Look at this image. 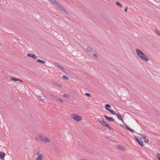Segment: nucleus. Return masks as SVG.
Masks as SVG:
<instances>
[{
    "instance_id": "6",
    "label": "nucleus",
    "mask_w": 160,
    "mask_h": 160,
    "mask_svg": "<svg viewBox=\"0 0 160 160\" xmlns=\"http://www.w3.org/2000/svg\"><path fill=\"white\" fill-rule=\"evenodd\" d=\"M99 123L101 124L104 127L108 126V124H107L103 120V119L102 118H100L98 119Z\"/></svg>"
},
{
    "instance_id": "33",
    "label": "nucleus",
    "mask_w": 160,
    "mask_h": 160,
    "mask_svg": "<svg viewBox=\"0 0 160 160\" xmlns=\"http://www.w3.org/2000/svg\"><path fill=\"white\" fill-rule=\"evenodd\" d=\"M127 9H128L127 8V7H126V9H125V10H124L125 12H126L127 11Z\"/></svg>"
},
{
    "instance_id": "8",
    "label": "nucleus",
    "mask_w": 160,
    "mask_h": 160,
    "mask_svg": "<svg viewBox=\"0 0 160 160\" xmlns=\"http://www.w3.org/2000/svg\"><path fill=\"white\" fill-rule=\"evenodd\" d=\"M104 117L108 121H112V122H114V119L112 118L109 117L107 116L106 115H104Z\"/></svg>"
},
{
    "instance_id": "25",
    "label": "nucleus",
    "mask_w": 160,
    "mask_h": 160,
    "mask_svg": "<svg viewBox=\"0 0 160 160\" xmlns=\"http://www.w3.org/2000/svg\"><path fill=\"white\" fill-rule=\"evenodd\" d=\"M141 138L142 139H145L146 138V136L144 134H142L141 135Z\"/></svg>"
},
{
    "instance_id": "34",
    "label": "nucleus",
    "mask_w": 160,
    "mask_h": 160,
    "mask_svg": "<svg viewBox=\"0 0 160 160\" xmlns=\"http://www.w3.org/2000/svg\"><path fill=\"white\" fill-rule=\"evenodd\" d=\"M121 127H122V125H121Z\"/></svg>"
},
{
    "instance_id": "2",
    "label": "nucleus",
    "mask_w": 160,
    "mask_h": 160,
    "mask_svg": "<svg viewBox=\"0 0 160 160\" xmlns=\"http://www.w3.org/2000/svg\"><path fill=\"white\" fill-rule=\"evenodd\" d=\"M136 50L137 55L139 58L144 62H148L149 58L146 55L143 53L140 50L137 49Z\"/></svg>"
},
{
    "instance_id": "30",
    "label": "nucleus",
    "mask_w": 160,
    "mask_h": 160,
    "mask_svg": "<svg viewBox=\"0 0 160 160\" xmlns=\"http://www.w3.org/2000/svg\"><path fill=\"white\" fill-rule=\"evenodd\" d=\"M149 141V140L148 139H145L144 140V142H148Z\"/></svg>"
},
{
    "instance_id": "24",
    "label": "nucleus",
    "mask_w": 160,
    "mask_h": 160,
    "mask_svg": "<svg viewBox=\"0 0 160 160\" xmlns=\"http://www.w3.org/2000/svg\"><path fill=\"white\" fill-rule=\"evenodd\" d=\"M86 50L88 52H90L92 51V49L89 47H88L87 48Z\"/></svg>"
},
{
    "instance_id": "13",
    "label": "nucleus",
    "mask_w": 160,
    "mask_h": 160,
    "mask_svg": "<svg viewBox=\"0 0 160 160\" xmlns=\"http://www.w3.org/2000/svg\"><path fill=\"white\" fill-rule=\"evenodd\" d=\"M116 115L117 116L118 118H119L120 120L122 121V122H123V120L121 115L118 113H117Z\"/></svg>"
},
{
    "instance_id": "5",
    "label": "nucleus",
    "mask_w": 160,
    "mask_h": 160,
    "mask_svg": "<svg viewBox=\"0 0 160 160\" xmlns=\"http://www.w3.org/2000/svg\"><path fill=\"white\" fill-rule=\"evenodd\" d=\"M71 117L73 120L77 122H80L82 120V117L78 114H73L71 115Z\"/></svg>"
},
{
    "instance_id": "22",
    "label": "nucleus",
    "mask_w": 160,
    "mask_h": 160,
    "mask_svg": "<svg viewBox=\"0 0 160 160\" xmlns=\"http://www.w3.org/2000/svg\"><path fill=\"white\" fill-rule=\"evenodd\" d=\"M156 156H157V158L159 160H160V154L159 153H157L156 154Z\"/></svg>"
},
{
    "instance_id": "15",
    "label": "nucleus",
    "mask_w": 160,
    "mask_h": 160,
    "mask_svg": "<svg viewBox=\"0 0 160 160\" xmlns=\"http://www.w3.org/2000/svg\"><path fill=\"white\" fill-rule=\"evenodd\" d=\"M105 109L109 111L112 115H116L117 114L114 111L108 108H106Z\"/></svg>"
},
{
    "instance_id": "19",
    "label": "nucleus",
    "mask_w": 160,
    "mask_h": 160,
    "mask_svg": "<svg viewBox=\"0 0 160 160\" xmlns=\"http://www.w3.org/2000/svg\"><path fill=\"white\" fill-rule=\"evenodd\" d=\"M125 127L129 131H130V132H134V130H132L131 128H129L127 126L125 125Z\"/></svg>"
},
{
    "instance_id": "11",
    "label": "nucleus",
    "mask_w": 160,
    "mask_h": 160,
    "mask_svg": "<svg viewBox=\"0 0 160 160\" xmlns=\"http://www.w3.org/2000/svg\"><path fill=\"white\" fill-rule=\"evenodd\" d=\"M117 148L119 149H120V150H122V151H124V150H125L126 149L125 148L124 146H122L121 145H118L117 146Z\"/></svg>"
},
{
    "instance_id": "12",
    "label": "nucleus",
    "mask_w": 160,
    "mask_h": 160,
    "mask_svg": "<svg viewBox=\"0 0 160 160\" xmlns=\"http://www.w3.org/2000/svg\"><path fill=\"white\" fill-rule=\"evenodd\" d=\"M10 80L12 81H19L21 82H23L20 79H18L17 78H11Z\"/></svg>"
},
{
    "instance_id": "17",
    "label": "nucleus",
    "mask_w": 160,
    "mask_h": 160,
    "mask_svg": "<svg viewBox=\"0 0 160 160\" xmlns=\"http://www.w3.org/2000/svg\"><path fill=\"white\" fill-rule=\"evenodd\" d=\"M55 100L59 101L61 102H63V100L57 97H55Z\"/></svg>"
},
{
    "instance_id": "4",
    "label": "nucleus",
    "mask_w": 160,
    "mask_h": 160,
    "mask_svg": "<svg viewBox=\"0 0 160 160\" xmlns=\"http://www.w3.org/2000/svg\"><path fill=\"white\" fill-rule=\"evenodd\" d=\"M35 160H43L44 156L41 152L38 151L34 154Z\"/></svg>"
},
{
    "instance_id": "14",
    "label": "nucleus",
    "mask_w": 160,
    "mask_h": 160,
    "mask_svg": "<svg viewBox=\"0 0 160 160\" xmlns=\"http://www.w3.org/2000/svg\"><path fill=\"white\" fill-rule=\"evenodd\" d=\"M40 100L42 101H44L46 99L45 97L43 95H41L40 97Z\"/></svg>"
},
{
    "instance_id": "23",
    "label": "nucleus",
    "mask_w": 160,
    "mask_h": 160,
    "mask_svg": "<svg viewBox=\"0 0 160 160\" xmlns=\"http://www.w3.org/2000/svg\"><path fill=\"white\" fill-rule=\"evenodd\" d=\"M116 4L118 6L120 7L121 8H122V6L121 4L118 2L116 3Z\"/></svg>"
},
{
    "instance_id": "9",
    "label": "nucleus",
    "mask_w": 160,
    "mask_h": 160,
    "mask_svg": "<svg viewBox=\"0 0 160 160\" xmlns=\"http://www.w3.org/2000/svg\"><path fill=\"white\" fill-rule=\"evenodd\" d=\"M27 56L29 57H31L33 58L34 59H37V57L34 54L28 53L27 54Z\"/></svg>"
},
{
    "instance_id": "29",
    "label": "nucleus",
    "mask_w": 160,
    "mask_h": 160,
    "mask_svg": "<svg viewBox=\"0 0 160 160\" xmlns=\"http://www.w3.org/2000/svg\"><path fill=\"white\" fill-rule=\"evenodd\" d=\"M105 106L107 108V107H108V108H111V107L108 104H106L105 105Z\"/></svg>"
},
{
    "instance_id": "3",
    "label": "nucleus",
    "mask_w": 160,
    "mask_h": 160,
    "mask_svg": "<svg viewBox=\"0 0 160 160\" xmlns=\"http://www.w3.org/2000/svg\"><path fill=\"white\" fill-rule=\"evenodd\" d=\"M58 10L62 11V12L65 11L64 8L62 6L57 2L56 0H49Z\"/></svg>"
},
{
    "instance_id": "10",
    "label": "nucleus",
    "mask_w": 160,
    "mask_h": 160,
    "mask_svg": "<svg viewBox=\"0 0 160 160\" xmlns=\"http://www.w3.org/2000/svg\"><path fill=\"white\" fill-rule=\"evenodd\" d=\"M5 156V153L3 152H0V158L2 160L4 159V158Z\"/></svg>"
},
{
    "instance_id": "7",
    "label": "nucleus",
    "mask_w": 160,
    "mask_h": 160,
    "mask_svg": "<svg viewBox=\"0 0 160 160\" xmlns=\"http://www.w3.org/2000/svg\"><path fill=\"white\" fill-rule=\"evenodd\" d=\"M55 65L58 68H59L62 71H64V69L63 68V67L61 65L59 64L58 63H55Z\"/></svg>"
},
{
    "instance_id": "31",
    "label": "nucleus",
    "mask_w": 160,
    "mask_h": 160,
    "mask_svg": "<svg viewBox=\"0 0 160 160\" xmlns=\"http://www.w3.org/2000/svg\"><path fill=\"white\" fill-rule=\"evenodd\" d=\"M135 138L136 140L137 141V142H138V140H139V139H138L136 137H135Z\"/></svg>"
},
{
    "instance_id": "32",
    "label": "nucleus",
    "mask_w": 160,
    "mask_h": 160,
    "mask_svg": "<svg viewBox=\"0 0 160 160\" xmlns=\"http://www.w3.org/2000/svg\"><path fill=\"white\" fill-rule=\"evenodd\" d=\"M92 56H92V57H93V56H94V57H97V55H95V54H92Z\"/></svg>"
},
{
    "instance_id": "20",
    "label": "nucleus",
    "mask_w": 160,
    "mask_h": 160,
    "mask_svg": "<svg viewBox=\"0 0 160 160\" xmlns=\"http://www.w3.org/2000/svg\"><path fill=\"white\" fill-rule=\"evenodd\" d=\"M155 31L157 35L160 37V32L157 29H155Z\"/></svg>"
},
{
    "instance_id": "16",
    "label": "nucleus",
    "mask_w": 160,
    "mask_h": 160,
    "mask_svg": "<svg viewBox=\"0 0 160 160\" xmlns=\"http://www.w3.org/2000/svg\"><path fill=\"white\" fill-rule=\"evenodd\" d=\"M137 142L141 146H143V144L142 140L139 139Z\"/></svg>"
},
{
    "instance_id": "21",
    "label": "nucleus",
    "mask_w": 160,
    "mask_h": 160,
    "mask_svg": "<svg viewBox=\"0 0 160 160\" xmlns=\"http://www.w3.org/2000/svg\"><path fill=\"white\" fill-rule=\"evenodd\" d=\"M37 61L40 63H44L45 62V61H42L41 59H38L37 60Z\"/></svg>"
},
{
    "instance_id": "18",
    "label": "nucleus",
    "mask_w": 160,
    "mask_h": 160,
    "mask_svg": "<svg viewBox=\"0 0 160 160\" xmlns=\"http://www.w3.org/2000/svg\"><path fill=\"white\" fill-rule=\"evenodd\" d=\"M63 96L68 99H70L71 98L70 95L67 94H64L63 95Z\"/></svg>"
},
{
    "instance_id": "26",
    "label": "nucleus",
    "mask_w": 160,
    "mask_h": 160,
    "mask_svg": "<svg viewBox=\"0 0 160 160\" xmlns=\"http://www.w3.org/2000/svg\"><path fill=\"white\" fill-rule=\"evenodd\" d=\"M85 95L88 97H90L91 96L90 94L88 93H86Z\"/></svg>"
},
{
    "instance_id": "28",
    "label": "nucleus",
    "mask_w": 160,
    "mask_h": 160,
    "mask_svg": "<svg viewBox=\"0 0 160 160\" xmlns=\"http://www.w3.org/2000/svg\"><path fill=\"white\" fill-rule=\"evenodd\" d=\"M106 127H108V128L110 130H112V128L111 127H109L108 124V126H106Z\"/></svg>"
},
{
    "instance_id": "1",
    "label": "nucleus",
    "mask_w": 160,
    "mask_h": 160,
    "mask_svg": "<svg viewBox=\"0 0 160 160\" xmlns=\"http://www.w3.org/2000/svg\"><path fill=\"white\" fill-rule=\"evenodd\" d=\"M35 139L38 142H42L45 143H48L50 141V139L46 136L42 134L36 135L35 137Z\"/></svg>"
},
{
    "instance_id": "27",
    "label": "nucleus",
    "mask_w": 160,
    "mask_h": 160,
    "mask_svg": "<svg viewBox=\"0 0 160 160\" xmlns=\"http://www.w3.org/2000/svg\"><path fill=\"white\" fill-rule=\"evenodd\" d=\"M63 78L64 79H67V80L68 79V78L67 76H63Z\"/></svg>"
}]
</instances>
